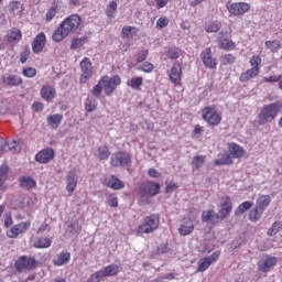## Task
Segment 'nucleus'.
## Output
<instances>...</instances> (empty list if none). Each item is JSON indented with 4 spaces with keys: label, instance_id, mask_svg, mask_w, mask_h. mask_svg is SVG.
<instances>
[{
    "label": "nucleus",
    "instance_id": "obj_25",
    "mask_svg": "<svg viewBox=\"0 0 282 282\" xmlns=\"http://www.w3.org/2000/svg\"><path fill=\"white\" fill-rule=\"evenodd\" d=\"M229 153V155H232V158H243L246 155V150H243L241 145L237 143H230Z\"/></svg>",
    "mask_w": 282,
    "mask_h": 282
},
{
    "label": "nucleus",
    "instance_id": "obj_52",
    "mask_svg": "<svg viewBox=\"0 0 282 282\" xmlns=\"http://www.w3.org/2000/svg\"><path fill=\"white\" fill-rule=\"evenodd\" d=\"M128 85H130L132 89H140V87H142V77H133Z\"/></svg>",
    "mask_w": 282,
    "mask_h": 282
},
{
    "label": "nucleus",
    "instance_id": "obj_6",
    "mask_svg": "<svg viewBox=\"0 0 282 282\" xmlns=\"http://www.w3.org/2000/svg\"><path fill=\"white\" fill-rule=\"evenodd\" d=\"M79 65L82 70L79 83L85 85L94 76V66H91V61L88 57H85Z\"/></svg>",
    "mask_w": 282,
    "mask_h": 282
},
{
    "label": "nucleus",
    "instance_id": "obj_41",
    "mask_svg": "<svg viewBox=\"0 0 282 282\" xmlns=\"http://www.w3.org/2000/svg\"><path fill=\"white\" fill-rule=\"evenodd\" d=\"M105 272L102 270L96 271L95 273L90 274L87 282H100L102 279H105Z\"/></svg>",
    "mask_w": 282,
    "mask_h": 282
},
{
    "label": "nucleus",
    "instance_id": "obj_18",
    "mask_svg": "<svg viewBox=\"0 0 282 282\" xmlns=\"http://www.w3.org/2000/svg\"><path fill=\"white\" fill-rule=\"evenodd\" d=\"M104 184L108 186V188H113L115 191H121V188H124V183L115 175L106 177Z\"/></svg>",
    "mask_w": 282,
    "mask_h": 282
},
{
    "label": "nucleus",
    "instance_id": "obj_1",
    "mask_svg": "<svg viewBox=\"0 0 282 282\" xmlns=\"http://www.w3.org/2000/svg\"><path fill=\"white\" fill-rule=\"evenodd\" d=\"M82 21L83 20L78 14H72L66 18L53 33V41H55V43H61L63 39L69 36V34H74V32L80 28Z\"/></svg>",
    "mask_w": 282,
    "mask_h": 282
},
{
    "label": "nucleus",
    "instance_id": "obj_49",
    "mask_svg": "<svg viewBox=\"0 0 282 282\" xmlns=\"http://www.w3.org/2000/svg\"><path fill=\"white\" fill-rule=\"evenodd\" d=\"M6 149H9L11 153H19L21 151V148H19V142L18 141H11L9 143H4Z\"/></svg>",
    "mask_w": 282,
    "mask_h": 282
},
{
    "label": "nucleus",
    "instance_id": "obj_14",
    "mask_svg": "<svg viewBox=\"0 0 282 282\" xmlns=\"http://www.w3.org/2000/svg\"><path fill=\"white\" fill-rule=\"evenodd\" d=\"M170 80L174 85H180L182 80V63L175 62L170 70Z\"/></svg>",
    "mask_w": 282,
    "mask_h": 282
},
{
    "label": "nucleus",
    "instance_id": "obj_58",
    "mask_svg": "<svg viewBox=\"0 0 282 282\" xmlns=\"http://www.w3.org/2000/svg\"><path fill=\"white\" fill-rule=\"evenodd\" d=\"M166 25H169V18H160L156 21V28H159L160 30H162V28H166Z\"/></svg>",
    "mask_w": 282,
    "mask_h": 282
},
{
    "label": "nucleus",
    "instance_id": "obj_59",
    "mask_svg": "<svg viewBox=\"0 0 282 282\" xmlns=\"http://www.w3.org/2000/svg\"><path fill=\"white\" fill-rule=\"evenodd\" d=\"M147 56H149V51H142L141 53H139L138 57H137V63H142L144 61H147Z\"/></svg>",
    "mask_w": 282,
    "mask_h": 282
},
{
    "label": "nucleus",
    "instance_id": "obj_47",
    "mask_svg": "<svg viewBox=\"0 0 282 282\" xmlns=\"http://www.w3.org/2000/svg\"><path fill=\"white\" fill-rule=\"evenodd\" d=\"M102 83L99 80L98 84L95 85L91 90L94 98H100V96H102Z\"/></svg>",
    "mask_w": 282,
    "mask_h": 282
},
{
    "label": "nucleus",
    "instance_id": "obj_34",
    "mask_svg": "<svg viewBox=\"0 0 282 282\" xmlns=\"http://www.w3.org/2000/svg\"><path fill=\"white\" fill-rule=\"evenodd\" d=\"M251 206H253L252 202L247 200L238 206V208L235 212V215L239 217V215H243L246 210H250Z\"/></svg>",
    "mask_w": 282,
    "mask_h": 282
},
{
    "label": "nucleus",
    "instance_id": "obj_64",
    "mask_svg": "<svg viewBox=\"0 0 282 282\" xmlns=\"http://www.w3.org/2000/svg\"><path fill=\"white\" fill-rule=\"evenodd\" d=\"M33 111H41L43 109V104L34 102L32 106Z\"/></svg>",
    "mask_w": 282,
    "mask_h": 282
},
{
    "label": "nucleus",
    "instance_id": "obj_51",
    "mask_svg": "<svg viewBox=\"0 0 282 282\" xmlns=\"http://www.w3.org/2000/svg\"><path fill=\"white\" fill-rule=\"evenodd\" d=\"M181 54H182V51L180 48H170L167 51V58H171L172 61H177Z\"/></svg>",
    "mask_w": 282,
    "mask_h": 282
},
{
    "label": "nucleus",
    "instance_id": "obj_28",
    "mask_svg": "<svg viewBox=\"0 0 282 282\" xmlns=\"http://www.w3.org/2000/svg\"><path fill=\"white\" fill-rule=\"evenodd\" d=\"M272 202V198H270V195H262L258 198L256 203V207H258L260 210L264 212L268 206H270V203Z\"/></svg>",
    "mask_w": 282,
    "mask_h": 282
},
{
    "label": "nucleus",
    "instance_id": "obj_24",
    "mask_svg": "<svg viewBox=\"0 0 282 282\" xmlns=\"http://www.w3.org/2000/svg\"><path fill=\"white\" fill-rule=\"evenodd\" d=\"M2 82L9 87H17L23 83V79L17 75H8L2 78Z\"/></svg>",
    "mask_w": 282,
    "mask_h": 282
},
{
    "label": "nucleus",
    "instance_id": "obj_31",
    "mask_svg": "<svg viewBox=\"0 0 282 282\" xmlns=\"http://www.w3.org/2000/svg\"><path fill=\"white\" fill-rule=\"evenodd\" d=\"M119 271L120 267H118L117 264L107 265L105 270H102L105 276H116V274H118Z\"/></svg>",
    "mask_w": 282,
    "mask_h": 282
},
{
    "label": "nucleus",
    "instance_id": "obj_40",
    "mask_svg": "<svg viewBox=\"0 0 282 282\" xmlns=\"http://www.w3.org/2000/svg\"><path fill=\"white\" fill-rule=\"evenodd\" d=\"M85 43H87V36L74 39L70 44V50H78V47H83Z\"/></svg>",
    "mask_w": 282,
    "mask_h": 282
},
{
    "label": "nucleus",
    "instance_id": "obj_62",
    "mask_svg": "<svg viewBox=\"0 0 282 282\" xmlns=\"http://www.w3.org/2000/svg\"><path fill=\"white\" fill-rule=\"evenodd\" d=\"M20 6H21V2H18V1L10 2V4H9L10 12H14V11L19 10Z\"/></svg>",
    "mask_w": 282,
    "mask_h": 282
},
{
    "label": "nucleus",
    "instance_id": "obj_44",
    "mask_svg": "<svg viewBox=\"0 0 282 282\" xmlns=\"http://www.w3.org/2000/svg\"><path fill=\"white\" fill-rule=\"evenodd\" d=\"M98 160H108L109 155H111V152H109V148L107 147H99L98 148Z\"/></svg>",
    "mask_w": 282,
    "mask_h": 282
},
{
    "label": "nucleus",
    "instance_id": "obj_43",
    "mask_svg": "<svg viewBox=\"0 0 282 282\" xmlns=\"http://www.w3.org/2000/svg\"><path fill=\"white\" fill-rule=\"evenodd\" d=\"M194 230L195 226L193 225H181V227L178 228V232L183 237H186V235H191V232H193Z\"/></svg>",
    "mask_w": 282,
    "mask_h": 282
},
{
    "label": "nucleus",
    "instance_id": "obj_12",
    "mask_svg": "<svg viewBox=\"0 0 282 282\" xmlns=\"http://www.w3.org/2000/svg\"><path fill=\"white\" fill-rule=\"evenodd\" d=\"M200 58L205 67H209L210 69H215L217 67V58L213 57V51H210V48H205L200 54Z\"/></svg>",
    "mask_w": 282,
    "mask_h": 282
},
{
    "label": "nucleus",
    "instance_id": "obj_29",
    "mask_svg": "<svg viewBox=\"0 0 282 282\" xmlns=\"http://www.w3.org/2000/svg\"><path fill=\"white\" fill-rule=\"evenodd\" d=\"M7 39L9 43H14V41H21V30L19 29H13L8 32Z\"/></svg>",
    "mask_w": 282,
    "mask_h": 282
},
{
    "label": "nucleus",
    "instance_id": "obj_17",
    "mask_svg": "<svg viewBox=\"0 0 282 282\" xmlns=\"http://www.w3.org/2000/svg\"><path fill=\"white\" fill-rule=\"evenodd\" d=\"M36 162H40L41 164H47L50 160H54V150L52 148H47L45 150H42L35 155Z\"/></svg>",
    "mask_w": 282,
    "mask_h": 282
},
{
    "label": "nucleus",
    "instance_id": "obj_30",
    "mask_svg": "<svg viewBox=\"0 0 282 282\" xmlns=\"http://www.w3.org/2000/svg\"><path fill=\"white\" fill-rule=\"evenodd\" d=\"M34 248H50L52 246V240L50 238H39L33 243Z\"/></svg>",
    "mask_w": 282,
    "mask_h": 282
},
{
    "label": "nucleus",
    "instance_id": "obj_48",
    "mask_svg": "<svg viewBox=\"0 0 282 282\" xmlns=\"http://www.w3.org/2000/svg\"><path fill=\"white\" fill-rule=\"evenodd\" d=\"M265 46L268 50H271V52H279L281 50V42L279 41H267Z\"/></svg>",
    "mask_w": 282,
    "mask_h": 282
},
{
    "label": "nucleus",
    "instance_id": "obj_10",
    "mask_svg": "<svg viewBox=\"0 0 282 282\" xmlns=\"http://www.w3.org/2000/svg\"><path fill=\"white\" fill-rule=\"evenodd\" d=\"M30 226H31L30 221L20 223L18 225L11 227L7 231V237H9V239H17V237H19V235H24V232H28V230H30Z\"/></svg>",
    "mask_w": 282,
    "mask_h": 282
},
{
    "label": "nucleus",
    "instance_id": "obj_53",
    "mask_svg": "<svg viewBox=\"0 0 282 282\" xmlns=\"http://www.w3.org/2000/svg\"><path fill=\"white\" fill-rule=\"evenodd\" d=\"M137 29L133 26H123L122 28V35L126 36L127 39H129V36H133V34H135Z\"/></svg>",
    "mask_w": 282,
    "mask_h": 282
},
{
    "label": "nucleus",
    "instance_id": "obj_19",
    "mask_svg": "<svg viewBox=\"0 0 282 282\" xmlns=\"http://www.w3.org/2000/svg\"><path fill=\"white\" fill-rule=\"evenodd\" d=\"M45 33H40L36 35L35 40L32 43V50L34 54H39L40 52H43V47H45Z\"/></svg>",
    "mask_w": 282,
    "mask_h": 282
},
{
    "label": "nucleus",
    "instance_id": "obj_45",
    "mask_svg": "<svg viewBox=\"0 0 282 282\" xmlns=\"http://www.w3.org/2000/svg\"><path fill=\"white\" fill-rule=\"evenodd\" d=\"M8 180V165L0 166V188H3V183Z\"/></svg>",
    "mask_w": 282,
    "mask_h": 282
},
{
    "label": "nucleus",
    "instance_id": "obj_26",
    "mask_svg": "<svg viewBox=\"0 0 282 282\" xmlns=\"http://www.w3.org/2000/svg\"><path fill=\"white\" fill-rule=\"evenodd\" d=\"M69 259H72V254L69 252L59 253L54 260V265H65L69 263Z\"/></svg>",
    "mask_w": 282,
    "mask_h": 282
},
{
    "label": "nucleus",
    "instance_id": "obj_21",
    "mask_svg": "<svg viewBox=\"0 0 282 282\" xmlns=\"http://www.w3.org/2000/svg\"><path fill=\"white\" fill-rule=\"evenodd\" d=\"M40 94L43 100H46V102H50V100H54V98H56V88L47 85L42 87Z\"/></svg>",
    "mask_w": 282,
    "mask_h": 282
},
{
    "label": "nucleus",
    "instance_id": "obj_61",
    "mask_svg": "<svg viewBox=\"0 0 282 282\" xmlns=\"http://www.w3.org/2000/svg\"><path fill=\"white\" fill-rule=\"evenodd\" d=\"M170 248L169 245H161L158 248V254H166V252H169Z\"/></svg>",
    "mask_w": 282,
    "mask_h": 282
},
{
    "label": "nucleus",
    "instance_id": "obj_23",
    "mask_svg": "<svg viewBox=\"0 0 282 282\" xmlns=\"http://www.w3.org/2000/svg\"><path fill=\"white\" fill-rule=\"evenodd\" d=\"M46 122L51 129H58V127H61V122H63V115H50L46 117Z\"/></svg>",
    "mask_w": 282,
    "mask_h": 282
},
{
    "label": "nucleus",
    "instance_id": "obj_16",
    "mask_svg": "<svg viewBox=\"0 0 282 282\" xmlns=\"http://www.w3.org/2000/svg\"><path fill=\"white\" fill-rule=\"evenodd\" d=\"M250 10V4L246 2H236L228 7V11L230 14L239 15V14H246Z\"/></svg>",
    "mask_w": 282,
    "mask_h": 282
},
{
    "label": "nucleus",
    "instance_id": "obj_3",
    "mask_svg": "<svg viewBox=\"0 0 282 282\" xmlns=\"http://www.w3.org/2000/svg\"><path fill=\"white\" fill-rule=\"evenodd\" d=\"M251 68L246 73H242L239 77L240 83H248L250 78H257L260 72L261 57L259 55H254L250 58Z\"/></svg>",
    "mask_w": 282,
    "mask_h": 282
},
{
    "label": "nucleus",
    "instance_id": "obj_38",
    "mask_svg": "<svg viewBox=\"0 0 282 282\" xmlns=\"http://www.w3.org/2000/svg\"><path fill=\"white\" fill-rule=\"evenodd\" d=\"M96 107H98V102H96V99L94 97H88L85 101L86 111H96Z\"/></svg>",
    "mask_w": 282,
    "mask_h": 282
},
{
    "label": "nucleus",
    "instance_id": "obj_5",
    "mask_svg": "<svg viewBox=\"0 0 282 282\" xmlns=\"http://www.w3.org/2000/svg\"><path fill=\"white\" fill-rule=\"evenodd\" d=\"M99 82L104 87L106 96H111V94L116 91V88L120 85L121 79H120V76L115 75L112 77L104 76L100 78Z\"/></svg>",
    "mask_w": 282,
    "mask_h": 282
},
{
    "label": "nucleus",
    "instance_id": "obj_7",
    "mask_svg": "<svg viewBox=\"0 0 282 282\" xmlns=\"http://www.w3.org/2000/svg\"><path fill=\"white\" fill-rule=\"evenodd\" d=\"M15 268L18 272H28L36 268V259L28 256H22L15 262Z\"/></svg>",
    "mask_w": 282,
    "mask_h": 282
},
{
    "label": "nucleus",
    "instance_id": "obj_20",
    "mask_svg": "<svg viewBox=\"0 0 282 282\" xmlns=\"http://www.w3.org/2000/svg\"><path fill=\"white\" fill-rule=\"evenodd\" d=\"M228 33L220 31L218 33V45L221 47V50H235V43L224 36H226Z\"/></svg>",
    "mask_w": 282,
    "mask_h": 282
},
{
    "label": "nucleus",
    "instance_id": "obj_27",
    "mask_svg": "<svg viewBox=\"0 0 282 282\" xmlns=\"http://www.w3.org/2000/svg\"><path fill=\"white\" fill-rule=\"evenodd\" d=\"M274 265H276V258H268L259 262V268L262 272H268L270 268H274Z\"/></svg>",
    "mask_w": 282,
    "mask_h": 282
},
{
    "label": "nucleus",
    "instance_id": "obj_35",
    "mask_svg": "<svg viewBox=\"0 0 282 282\" xmlns=\"http://www.w3.org/2000/svg\"><path fill=\"white\" fill-rule=\"evenodd\" d=\"M216 166H225L226 164H232V156L230 154H224L221 159L214 161Z\"/></svg>",
    "mask_w": 282,
    "mask_h": 282
},
{
    "label": "nucleus",
    "instance_id": "obj_36",
    "mask_svg": "<svg viewBox=\"0 0 282 282\" xmlns=\"http://www.w3.org/2000/svg\"><path fill=\"white\" fill-rule=\"evenodd\" d=\"M210 265H213V263L210 262V260L207 257H205L198 261L197 272H206V270H208V268H210Z\"/></svg>",
    "mask_w": 282,
    "mask_h": 282
},
{
    "label": "nucleus",
    "instance_id": "obj_39",
    "mask_svg": "<svg viewBox=\"0 0 282 282\" xmlns=\"http://www.w3.org/2000/svg\"><path fill=\"white\" fill-rule=\"evenodd\" d=\"M58 10H61V9L57 7V4L47 9L46 14H45V21H47V22L52 21V19H54L56 17V14H58Z\"/></svg>",
    "mask_w": 282,
    "mask_h": 282
},
{
    "label": "nucleus",
    "instance_id": "obj_15",
    "mask_svg": "<svg viewBox=\"0 0 282 282\" xmlns=\"http://www.w3.org/2000/svg\"><path fill=\"white\" fill-rule=\"evenodd\" d=\"M78 184V174L76 170H72L66 175V191L68 193H74L76 191V186Z\"/></svg>",
    "mask_w": 282,
    "mask_h": 282
},
{
    "label": "nucleus",
    "instance_id": "obj_37",
    "mask_svg": "<svg viewBox=\"0 0 282 282\" xmlns=\"http://www.w3.org/2000/svg\"><path fill=\"white\" fill-rule=\"evenodd\" d=\"M206 32H219L221 30V22L210 21L205 26Z\"/></svg>",
    "mask_w": 282,
    "mask_h": 282
},
{
    "label": "nucleus",
    "instance_id": "obj_50",
    "mask_svg": "<svg viewBox=\"0 0 282 282\" xmlns=\"http://www.w3.org/2000/svg\"><path fill=\"white\" fill-rule=\"evenodd\" d=\"M117 11H118V2L111 1L108 4V9L106 11V14H107V17H113Z\"/></svg>",
    "mask_w": 282,
    "mask_h": 282
},
{
    "label": "nucleus",
    "instance_id": "obj_13",
    "mask_svg": "<svg viewBox=\"0 0 282 282\" xmlns=\"http://www.w3.org/2000/svg\"><path fill=\"white\" fill-rule=\"evenodd\" d=\"M230 210H232V200L230 197H224L220 203V210L218 213L219 219H226L230 215Z\"/></svg>",
    "mask_w": 282,
    "mask_h": 282
},
{
    "label": "nucleus",
    "instance_id": "obj_60",
    "mask_svg": "<svg viewBox=\"0 0 282 282\" xmlns=\"http://www.w3.org/2000/svg\"><path fill=\"white\" fill-rule=\"evenodd\" d=\"M264 83H279L281 80V75H272L263 79Z\"/></svg>",
    "mask_w": 282,
    "mask_h": 282
},
{
    "label": "nucleus",
    "instance_id": "obj_42",
    "mask_svg": "<svg viewBox=\"0 0 282 282\" xmlns=\"http://www.w3.org/2000/svg\"><path fill=\"white\" fill-rule=\"evenodd\" d=\"M282 230V224L281 223H274L271 228L267 231V235L269 237H274L278 232H281Z\"/></svg>",
    "mask_w": 282,
    "mask_h": 282
},
{
    "label": "nucleus",
    "instance_id": "obj_32",
    "mask_svg": "<svg viewBox=\"0 0 282 282\" xmlns=\"http://www.w3.org/2000/svg\"><path fill=\"white\" fill-rule=\"evenodd\" d=\"M262 216H263V210L257 206L254 209H251L249 213L250 221H259V219H261Z\"/></svg>",
    "mask_w": 282,
    "mask_h": 282
},
{
    "label": "nucleus",
    "instance_id": "obj_11",
    "mask_svg": "<svg viewBox=\"0 0 282 282\" xmlns=\"http://www.w3.org/2000/svg\"><path fill=\"white\" fill-rule=\"evenodd\" d=\"M203 119L214 127L221 122V116L210 107H205L203 109Z\"/></svg>",
    "mask_w": 282,
    "mask_h": 282
},
{
    "label": "nucleus",
    "instance_id": "obj_46",
    "mask_svg": "<svg viewBox=\"0 0 282 282\" xmlns=\"http://www.w3.org/2000/svg\"><path fill=\"white\" fill-rule=\"evenodd\" d=\"M204 162H206V156L197 155L193 159L192 165L195 166V169H202V166H204Z\"/></svg>",
    "mask_w": 282,
    "mask_h": 282
},
{
    "label": "nucleus",
    "instance_id": "obj_8",
    "mask_svg": "<svg viewBox=\"0 0 282 282\" xmlns=\"http://www.w3.org/2000/svg\"><path fill=\"white\" fill-rule=\"evenodd\" d=\"M160 193V184L153 182H145L140 185L139 194L141 197H155Z\"/></svg>",
    "mask_w": 282,
    "mask_h": 282
},
{
    "label": "nucleus",
    "instance_id": "obj_22",
    "mask_svg": "<svg viewBox=\"0 0 282 282\" xmlns=\"http://www.w3.org/2000/svg\"><path fill=\"white\" fill-rule=\"evenodd\" d=\"M220 219L219 215L213 209L204 210L202 213V221L204 224H216Z\"/></svg>",
    "mask_w": 282,
    "mask_h": 282
},
{
    "label": "nucleus",
    "instance_id": "obj_63",
    "mask_svg": "<svg viewBox=\"0 0 282 282\" xmlns=\"http://www.w3.org/2000/svg\"><path fill=\"white\" fill-rule=\"evenodd\" d=\"M207 259L210 261V263H215V261L219 259V251L212 253L209 257H207Z\"/></svg>",
    "mask_w": 282,
    "mask_h": 282
},
{
    "label": "nucleus",
    "instance_id": "obj_9",
    "mask_svg": "<svg viewBox=\"0 0 282 282\" xmlns=\"http://www.w3.org/2000/svg\"><path fill=\"white\" fill-rule=\"evenodd\" d=\"M111 166H131V154L127 152H117L110 158Z\"/></svg>",
    "mask_w": 282,
    "mask_h": 282
},
{
    "label": "nucleus",
    "instance_id": "obj_56",
    "mask_svg": "<svg viewBox=\"0 0 282 282\" xmlns=\"http://www.w3.org/2000/svg\"><path fill=\"white\" fill-rule=\"evenodd\" d=\"M22 74L26 78H34V76H36V69L29 67V68L23 69Z\"/></svg>",
    "mask_w": 282,
    "mask_h": 282
},
{
    "label": "nucleus",
    "instance_id": "obj_4",
    "mask_svg": "<svg viewBox=\"0 0 282 282\" xmlns=\"http://www.w3.org/2000/svg\"><path fill=\"white\" fill-rule=\"evenodd\" d=\"M276 116H279V104L264 106L259 115L260 124L272 122Z\"/></svg>",
    "mask_w": 282,
    "mask_h": 282
},
{
    "label": "nucleus",
    "instance_id": "obj_2",
    "mask_svg": "<svg viewBox=\"0 0 282 282\" xmlns=\"http://www.w3.org/2000/svg\"><path fill=\"white\" fill-rule=\"evenodd\" d=\"M160 228V215L152 214L145 217L144 223L138 227L137 232L139 235H151Z\"/></svg>",
    "mask_w": 282,
    "mask_h": 282
},
{
    "label": "nucleus",
    "instance_id": "obj_33",
    "mask_svg": "<svg viewBox=\"0 0 282 282\" xmlns=\"http://www.w3.org/2000/svg\"><path fill=\"white\" fill-rule=\"evenodd\" d=\"M20 184L22 188H34L36 186V181H34L32 177H21L20 178Z\"/></svg>",
    "mask_w": 282,
    "mask_h": 282
},
{
    "label": "nucleus",
    "instance_id": "obj_55",
    "mask_svg": "<svg viewBox=\"0 0 282 282\" xmlns=\"http://www.w3.org/2000/svg\"><path fill=\"white\" fill-rule=\"evenodd\" d=\"M221 61L224 65H232L235 63L236 58L232 56V54H227L221 57Z\"/></svg>",
    "mask_w": 282,
    "mask_h": 282
},
{
    "label": "nucleus",
    "instance_id": "obj_57",
    "mask_svg": "<svg viewBox=\"0 0 282 282\" xmlns=\"http://www.w3.org/2000/svg\"><path fill=\"white\" fill-rule=\"evenodd\" d=\"M139 69L145 73L153 72V65L149 62H144L142 66L139 67Z\"/></svg>",
    "mask_w": 282,
    "mask_h": 282
},
{
    "label": "nucleus",
    "instance_id": "obj_54",
    "mask_svg": "<svg viewBox=\"0 0 282 282\" xmlns=\"http://www.w3.org/2000/svg\"><path fill=\"white\" fill-rule=\"evenodd\" d=\"M107 202H108V205L111 206V208H118V197H116V195L109 194L107 196Z\"/></svg>",
    "mask_w": 282,
    "mask_h": 282
}]
</instances>
